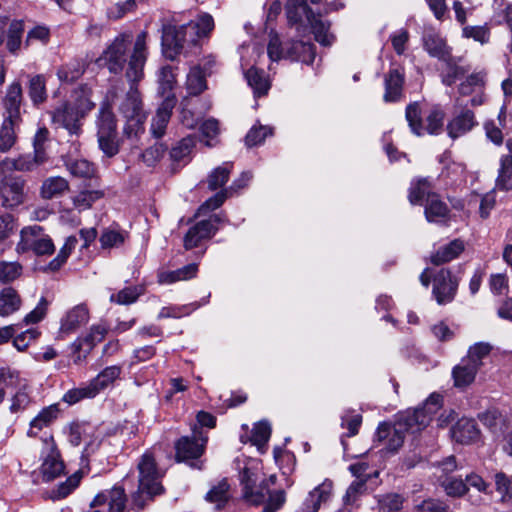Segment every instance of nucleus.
<instances>
[{
	"mask_svg": "<svg viewBox=\"0 0 512 512\" xmlns=\"http://www.w3.org/2000/svg\"><path fill=\"white\" fill-rule=\"evenodd\" d=\"M146 37L147 33L145 31L138 34L131 49V35L120 34L97 59L98 65L107 67L109 72L113 74H119L123 71L129 54L126 77L131 83L140 81L143 77V68L147 58Z\"/></svg>",
	"mask_w": 512,
	"mask_h": 512,
	"instance_id": "f257e3e1",
	"label": "nucleus"
},
{
	"mask_svg": "<svg viewBox=\"0 0 512 512\" xmlns=\"http://www.w3.org/2000/svg\"><path fill=\"white\" fill-rule=\"evenodd\" d=\"M95 104L86 91L76 92L72 101L65 102L51 112L56 128L64 129L71 138H79L83 121Z\"/></svg>",
	"mask_w": 512,
	"mask_h": 512,
	"instance_id": "f03ea898",
	"label": "nucleus"
},
{
	"mask_svg": "<svg viewBox=\"0 0 512 512\" xmlns=\"http://www.w3.org/2000/svg\"><path fill=\"white\" fill-rule=\"evenodd\" d=\"M137 469L138 489L132 494V502L138 509H143L148 501L164 492L161 484L163 474L158 469L150 451L141 456Z\"/></svg>",
	"mask_w": 512,
	"mask_h": 512,
	"instance_id": "7ed1b4c3",
	"label": "nucleus"
},
{
	"mask_svg": "<svg viewBox=\"0 0 512 512\" xmlns=\"http://www.w3.org/2000/svg\"><path fill=\"white\" fill-rule=\"evenodd\" d=\"M287 18L291 25H296L298 33H305L309 27L315 36V40L321 45L330 46L333 43L334 36L329 33V23L323 22L315 16L302 0L288 2Z\"/></svg>",
	"mask_w": 512,
	"mask_h": 512,
	"instance_id": "20e7f679",
	"label": "nucleus"
},
{
	"mask_svg": "<svg viewBox=\"0 0 512 512\" xmlns=\"http://www.w3.org/2000/svg\"><path fill=\"white\" fill-rule=\"evenodd\" d=\"M191 31L186 24L180 26L162 24L161 44L167 58L174 60L180 54L188 56L198 53L200 45Z\"/></svg>",
	"mask_w": 512,
	"mask_h": 512,
	"instance_id": "39448f33",
	"label": "nucleus"
},
{
	"mask_svg": "<svg viewBox=\"0 0 512 512\" xmlns=\"http://www.w3.org/2000/svg\"><path fill=\"white\" fill-rule=\"evenodd\" d=\"M267 55L272 63L281 59H290L311 64L315 59V47L309 42L292 41L284 48L278 34L271 32L267 45Z\"/></svg>",
	"mask_w": 512,
	"mask_h": 512,
	"instance_id": "423d86ee",
	"label": "nucleus"
},
{
	"mask_svg": "<svg viewBox=\"0 0 512 512\" xmlns=\"http://www.w3.org/2000/svg\"><path fill=\"white\" fill-rule=\"evenodd\" d=\"M118 111L125 118L123 134L129 139L138 138L144 133L146 113L137 89L132 85L118 105Z\"/></svg>",
	"mask_w": 512,
	"mask_h": 512,
	"instance_id": "0eeeda50",
	"label": "nucleus"
},
{
	"mask_svg": "<svg viewBox=\"0 0 512 512\" xmlns=\"http://www.w3.org/2000/svg\"><path fill=\"white\" fill-rule=\"evenodd\" d=\"M239 52L242 69L250 66L252 62L253 64H257L259 58L264 54L263 47L256 43L242 45ZM245 78L249 86L253 89L255 95L261 96L268 92L270 88L268 79L264 76L263 71H259L254 67V65L246 70Z\"/></svg>",
	"mask_w": 512,
	"mask_h": 512,
	"instance_id": "6e6552de",
	"label": "nucleus"
},
{
	"mask_svg": "<svg viewBox=\"0 0 512 512\" xmlns=\"http://www.w3.org/2000/svg\"><path fill=\"white\" fill-rule=\"evenodd\" d=\"M99 148L108 157L119 151L117 121L109 103H103L96 120Z\"/></svg>",
	"mask_w": 512,
	"mask_h": 512,
	"instance_id": "1a4fd4ad",
	"label": "nucleus"
},
{
	"mask_svg": "<svg viewBox=\"0 0 512 512\" xmlns=\"http://www.w3.org/2000/svg\"><path fill=\"white\" fill-rule=\"evenodd\" d=\"M29 250H32L37 255L51 254L54 251V244L51 238L38 225L29 226L21 230L17 251L26 252Z\"/></svg>",
	"mask_w": 512,
	"mask_h": 512,
	"instance_id": "9d476101",
	"label": "nucleus"
},
{
	"mask_svg": "<svg viewBox=\"0 0 512 512\" xmlns=\"http://www.w3.org/2000/svg\"><path fill=\"white\" fill-rule=\"evenodd\" d=\"M1 103L3 107V120L21 124L24 97L22 85L19 81H13L7 86Z\"/></svg>",
	"mask_w": 512,
	"mask_h": 512,
	"instance_id": "9b49d317",
	"label": "nucleus"
},
{
	"mask_svg": "<svg viewBox=\"0 0 512 512\" xmlns=\"http://www.w3.org/2000/svg\"><path fill=\"white\" fill-rule=\"evenodd\" d=\"M207 441L208 436L195 426L192 438L186 436L177 441L175 445L177 460L184 461L200 457L204 453Z\"/></svg>",
	"mask_w": 512,
	"mask_h": 512,
	"instance_id": "f8f14e48",
	"label": "nucleus"
},
{
	"mask_svg": "<svg viewBox=\"0 0 512 512\" xmlns=\"http://www.w3.org/2000/svg\"><path fill=\"white\" fill-rule=\"evenodd\" d=\"M258 473L254 472L250 468H244L240 472V483L243 487L244 499L254 505L261 504L265 501L268 490V483L262 482L257 484Z\"/></svg>",
	"mask_w": 512,
	"mask_h": 512,
	"instance_id": "ddd939ff",
	"label": "nucleus"
},
{
	"mask_svg": "<svg viewBox=\"0 0 512 512\" xmlns=\"http://www.w3.org/2000/svg\"><path fill=\"white\" fill-rule=\"evenodd\" d=\"M0 197L5 207L13 208L23 203L25 180L15 175L3 177L0 181Z\"/></svg>",
	"mask_w": 512,
	"mask_h": 512,
	"instance_id": "4468645a",
	"label": "nucleus"
},
{
	"mask_svg": "<svg viewBox=\"0 0 512 512\" xmlns=\"http://www.w3.org/2000/svg\"><path fill=\"white\" fill-rule=\"evenodd\" d=\"M107 333V328L102 324L93 325L89 333L83 338H77L73 344V361L80 364L85 360L92 348L101 342Z\"/></svg>",
	"mask_w": 512,
	"mask_h": 512,
	"instance_id": "2eb2a0df",
	"label": "nucleus"
},
{
	"mask_svg": "<svg viewBox=\"0 0 512 512\" xmlns=\"http://www.w3.org/2000/svg\"><path fill=\"white\" fill-rule=\"evenodd\" d=\"M458 280L447 269H441L433 279V295L439 305L451 302L457 292Z\"/></svg>",
	"mask_w": 512,
	"mask_h": 512,
	"instance_id": "dca6fc26",
	"label": "nucleus"
},
{
	"mask_svg": "<svg viewBox=\"0 0 512 512\" xmlns=\"http://www.w3.org/2000/svg\"><path fill=\"white\" fill-rule=\"evenodd\" d=\"M220 219L217 215L212 216L208 220H202L192 226L184 237V247L189 250L197 247L202 240L210 238L215 230L214 222H219Z\"/></svg>",
	"mask_w": 512,
	"mask_h": 512,
	"instance_id": "f3484780",
	"label": "nucleus"
},
{
	"mask_svg": "<svg viewBox=\"0 0 512 512\" xmlns=\"http://www.w3.org/2000/svg\"><path fill=\"white\" fill-rule=\"evenodd\" d=\"M402 424L390 425L382 423L378 426L376 439L383 443L384 447L391 452L397 451L404 442L405 432L402 430Z\"/></svg>",
	"mask_w": 512,
	"mask_h": 512,
	"instance_id": "a211bd4d",
	"label": "nucleus"
},
{
	"mask_svg": "<svg viewBox=\"0 0 512 512\" xmlns=\"http://www.w3.org/2000/svg\"><path fill=\"white\" fill-rule=\"evenodd\" d=\"M333 483L330 480H324L321 484L309 492L302 506L297 512H317L322 503H325L331 497Z\"/></svg>",
	"mask_w": 512,
	"mask_h": 512,
	"instance_id": "6ab92c4d",
	"label": "nucleus"
},
{
	"mask_svg": "<svg viewBox=\"0 0 512 512\" xmlns=\"http://www.w3.org/2000/svg\"><path fill=\"white\" fill-rule=\"evenodd\" d=\"M431 420L430 415L425 412V409L417 408L401 414L395 423L402 424V430L405 433L414 434L424 429Z\"/></svg>",
	"mask_w": 512,
	"mask_h": 512,
	"instance_id": "aec40b11",
	"label": "nucleus"
},
{
	"mask_svg": "<svg viewBox=\"0 0 512 512\" xmlns=\"http://www.w3.org/2000/svg\"><path fill=\"white\" fill-rule=\"evenodd\" d=\"M89 313L84 305H77L69 310L61 320L60 334L70 335L88 322Z\"/></svg>",
	"mask_w": 512,
	"mask_h": 512,
	"instance_id": "412c9836",
	"label": "nucleus"
},
{
	"mask_svg": "<svg viewBox=\"0 0 512 512\" xmlns=\"http://www.w3.org/2000/svg\"><path fill=\"white\" fill-rule=\"evenodd\" d=\"M474 113L471 110H463L455 115L447 124V133L450 138L457 139L476 126Z\"/></svg>",
	"mask_w": 512,
	"mask_h": 512,
	"instance_id": "4be33fe9",
	"label": "nucleus"
},
{
	"mask_svg": "<svg viewBox=\"0 0 512 512\" xmlns=\"http://www.w3.org/2000/svg\"><path fill=\"white\" fill-rule=\"evenodd\" d=\"M45 443L51 453L47 455L41 465V473L44 481H52L64 472V464L59 458V454L55 451L52 437L45 440Z\"/></svg>",
	"mask_w": 512,
	"mask_h": 512,
	"instance_id": "5701e85b",
	"label": "nucleus"
},
{
	"mask_svg": "<svg viewBox=\"0 0 512 512\" xmlns=\"http://www.w3.org/2000/svg\"><path fill=\"white\" fill-rule=\"evenodd\" d=\"M452 438L462 444H469L479 436V430L473 419L462 418L451 429Z\"/></svg>",
	"mask_w": 512,
	"mask_h": 512,
	"instance_id": "b1692460",
	"label": "nucleus"
},
{
	"mask_svg": "<svg viewBox=\"0 0 512 512\" xmlns=\"http://www.w3.org/2000/svg\"><path fill=\"white\" fill-rule=\"evenodd\" d=\"M173 108L174 100L170 98H166L158 107L155 116L152 118L150 128L151 133L154 137L160 138L164 135Z\"/></svg>",
	"mask_w": 512,
	"mask_h": 512,
	"instance_id": "393cba45",
	"label": "nucleus"
},
{
	"mask_svg": "<svg viewBox=\"0 0 512 512\" xmlns=\"http://www.w3.org/2000/svg\"><path fill=\"white\" fill-rule=\"evenodd\" d=\"M45 160L38 159V155L33 152L31 154H22L18 157L11 158L6 157L2 160L3 167L9 171H20V172H28L32 171L38 166L44 164Z\"/></svg>",
	"mask_w": 512,
	"mask_h": 512,
	"instance_id": "a878e982",
	"label": "nucleus"
},
{
	"mask_svg": "<svg viewBox=\"0 0 512 512\" xmlns=\"http://www.w3.org/2000/svg\"><path fill=\"white\" fill-rule=\"evenodd\" d=\"M69 190V183L64 177L52 176L45 179L40 188L43 199H54L63 196Z\"/></svg>",
	"mask_w": 512,
	"mask_h": 512,
	"instance_id": "bb28decb",
	"label": "nucleus"
},
{
	"mask_svg": "<svg viewBox=\"0 0 512 512\" xmlns=\"http://www.w3.org/2000/svg\"><path fill=\"white\" fill-rule=\"evenodd\" d=\"M47 79L43 74L29 76L28 79V95L35 107L43 104L48 97L46 88Z\"/></svg>",
	"mask_w": 512,
	"mask_h": 512,
	"instance_id": "cd10ccee",
	"label": "nucleus"
},
{
	"mask_svg": "<svg viewBox=\"0 0 512 512\" xmlns=\"http://www.w3.org/2000/svg\"><path fill=\"white\" fill-rule=\"evenodd\" d=\"M479 368L477 364H472L466 359L453 368L452 376L454 379V385L459 388H464L470 385L478 372Z\"/></svg>",
	"mask_w": 512,
	"mask_h": 512,
	"instance_id": "c85d7f7f",
	"label": "nucleus"
},
{
	"mask_svg": "<svg viewBox=\"0 0 512 512\" xmlns=\"http://www.w3.org/2000/svg\"><path fill=\"white\" fill-rule=\"evenodd\" d=\"M424 48L430 56L440 61L448 60L451 56L450 49L445 40L435 33H427L423 38Z\"/></svg>",
	"mask_w": 512,
	"mask_h": 512,
	"instance_id": "c756f323",
	"label": "nucleus"
},
{
	"mask_svg": "<svg viewBox=\"0 0 512 512\" xmlns=\"http://www.w3.org/2000/svg\"><path fill=\"white\" fill-rule=\"evenodd\" d=\"M197 264L191 263L174 271H159L157 279L159 284H173L178 281L192 279L196 276Z\"/></svg>",
	"mask_w": 512,
	"mask_h": 512,
	"instance_id": "7c9ffc66",
	"label": "nucleus"
},
{
	"mask_svg": "<svg viewBox=\"0 0 512 512\" xmlns=\"http://www.w3.org/2000/svg\"><path fill=\"white\" fill-rule=\"evenodd\" d=\"M464 250V243L461 240H453L447 245L440 247L431 255V262L435 265L444 264L457 258Z\"/></svg>",
	"mask_w": 512,
	"mask_h": 512,
	"instance_id": "2f4dec72",
	"label": "nucleus"
},
{
	"mask_svg": "<svg viewBox=\"0 0 512 512\" xmlns=\"http://www.w3.org/2000/svg\"><path fill=\"white\" fill-rule=\"evenodd\" d=\"M404 77L398 69H392L385 78V94L384 100L386 102L397 101L402 92Z\"/></svg>",
	"mask_w": 512,
	"mask_h": 512,
	"instance_id": "473e14b6",
	"label": "nucleus"
},
{
	"mask_svg": "<svg viewBox=\"0 0 512 512\" xmlns=\"http://www.w3.org/2000/svg\"><path fill=\"white\" fill-rule=\"evenodd\" d=\"M22 301L18 292L11 288L6 287L0 291V316L7 317L21 307Z\"/></svg>",
	"mask_w": 512,
	"mask_h": 512,
	"instance_id": "72a5a7b5",
	"label": "nucleus"
},
{
	"mask_svg": "<svg viewBox=\"0 0 512 512\" xmlns=\"http://www.w3.org/2000/svg\"><path fill=\"white\" fill-rule=\"evenodd\" d=\"M448 215V207L437 194L428 195L425 204V216L428 222H441Z\"/></svg>",
	"mask_w": 512,
	"mask_h": 512,
	"instance_id": "f704fd0d",
	"label": "nucleus"
},
{
	"mask_svg": "<svg viewBox=\"0 0 512 512\" xmlns=\"http://www.w3.org/2000/svg\"><path fill=\"white\" fill-rule=\"evenodd\" d=\"M84 73V64L79 59H73L60 66L57 70V77L61 83L70 84L78 80Z\"/></svg>",
	"mask_w": 512,
	"mask_h": 512,
	"instance_id": "c9c22d12",
	"label": "nucleus"
},
{
	"mask_svg": "<svg viewBox=\"0 0 512 512\" xmlns=\"http://www.w3.org/2000/svg\"><path fill=\"white\" fill-rule=\"evenodd\" d=\"M19 123L3 120L0 126V153L9 152L17 143Z\"/></svg>",
	"mask_w": 512,
	"mask_h": 512,
	"instance_id": "e433bc0d",
	"label": "nucleus"
},
{
	"mask_svg": "<svg viewBox=\"0 0 512 512\" xmlns=\"http://www.w3.org/2000/svg\"><path fill=\"white\" fill-rule=\"evenodd\" d=\"M16 384L24 385L20 372L11 367H0V404L5 399L6 390L14 388Z\"/></svg>",
	"mask_w": 512,
	"mask_h": 512,
	"instance_id": "4c0bfd02",
	"label": "nucleus"
},
{
	"mask_svg": "<svg viewBox=\"0 0 512 512\" xmlns=\"http://www.w3.org/2000/svg\"><path fill=\"white\" fill-rule=\"evenodd\" d=\"M121 374L120 366H109L101 371L94 379L90 381L96 395L112 384Z\"/></svg>",
	"mask_w": 512,
	"mask_h": 512,
	"instance_id": "58836bf2",
	"label": "nucleus"
},
{
	"mask_svg": "<svg viewBox=\"0 0 512 512\" xmlns=\"http://www.w3.org/2000/svg\"><path fill=\"white\" fill-rule=\"evenodd\" d=\"M191 33L197 37L198 42L201 38L207 37L214 29V19L208 13H201L196 20L186 24Z\"/></svg>",
	"mask_w": 512,
	"mask_h": 512,
	"instance_id": "ea45409f",
	"label": "nucleus"
},
{
	"mask_svg": "<svg viewBox=\"0 0 512 512\" xmlns=\"http://www.w3.org/2000/svg\"><path fill=\"white\" fill-rule=\"evenodd\" d=\"M496 187L502 191L512 190V157L501 156Z\"/></svg>",
	"mask_w": 512,
	"mask_h": 512,
	"instance_id": "a19ab883",
	"label": "nucleus"
},
{
	"mask_svg": "<svg viewBox=\"0 0 512 512\" xmlns=\"http://www.w3.org/2000/svg\"><path fill=\"white\" fill-rule=\"evenodd\" d=\"M186 88L188 93L194 96L199 95L207 88L205 73L199 66L190 69L187 75Z\"/></svg>",
	"mask_w": 512,
	"mask_h": 512,
	"instance_id": "79ce46f5",
	"label": "nucleus"
},
{
	"mask_svg": "<svg viewBox=\"0 0 512 512\" xmlns=\"http://www.w3.org/2000/svg\"><path fill=\"white\" fill-rule=\"evenodd\" d=\"M16 392L11 398L10 411L17 413L28 407L31 402L28 381L24 378V385L16 384Z\"/></svg>",
	"mask_w": 512,
	"mask_h": 512,
	"instance_id": "37998d69",
	"label": "nucleus"
},
{
	"mask_svg": "<svg viewBox=\"0 0 512 512\" xmlns=\"http://www.w3.org/2000/svg\"><path fill=\"white\" fill-rule=\"evenodd\" d=\"M58 409L52 405L44 408L30 423V429L28 431L29 436H35L37 431L43 427L48 426L56 417Z\"/></svg>",
	"mask_w": 512,
	"mask_h": 512,
	"instance_id": "c03bdc74",
	"label": "nucleus"
},
{
	"mask_svg": "<svg viewBox=\"0 0 512 512\" xmlns=\"http://www.w3.org/2000/svg\"><path fill=\"white\" fill-rule=\"evenodd\" d=\"M23 32L24 25L21 21L10 23L7 32L6 48L11 54L16 55L20 50Z\"/></svg>",
	"mask_w": 512,
	"mask_h": 512,
	"instance_id": "a18cd8bd",
	"label": "nucleus"
},
{
	"mask_svg": "<svg viewBox=\"0 0 512 512\" xmlns=\"http://www.w3.org/2000/svg\"><path fill=\"white\" fill-rule=\"evenodd\" d=\"M445 63V70L442 73V82L447 86H451L457 79L463 76L467 70L459 66V61L449 56L448 60H443Z\"/></svg>",
	"mask_w": 512,
	"mask_h": 512,
	"instance_id": "49530a36",
	"label": "nucleus"
},
{
	"mask_svg": "<svg viewBox=\"0 0 512 512\" xmlns=\"http://www.w3.org/2000/svg\"><path fill=\"white\" fill-rule=\"evenodd\" d=\"M127 237V233L124 231L107 228L104 229L99 241L103 249H111L120 247Z\"/></svg>",
	"mask_w": 512,
	"mask_h": 512,
	"instance_id": "de8ad7c7",
	"label": "nucleus"
},
{
	"mask_svg": "<svg viewBox=\"0 0 512 512\" xmlns=\"http://www.w3.org/2000/svg\"><path fill=\"white\" fill-rule=\"evenodd\" d=\"M494 481L501 503L512 505V481L503 472L496 473Z\"/></svg>",
	"mask_w": 512,
	"mask_h": 512,
	"instance_id": "09e8293b",
	"label": "nucleus"
},
{
	"mask_svg": "<svg viewBox=\"0 0 512 512\" xmlns=\"http://www.w3.org/2000/svg\"><path fill=\"white\" fill-rule=\"evenodd\" d=\"M229 484L223 479L217 485L213 486L206 494V500L216 503L218 509L222 508L229 499Z\"/></svg>",
	"mask_w": 512,
	"mask_h": 512,
	"instance_id": "8fccbe9b",
	"label": "nucleus"
},
{
	"mask_svg": "<svg viewBox=\"0 0 512 512\" xmlns=\"http://www.w3.org/2000/svg\"><path fill=\"white\" fill-rule=\"evenodd\" d=\"M143 293V286L126 287L120 290L117 294H112L110 296V301L119 305H129L134 303Z\"/></svg>",
	"mask_w": 512,
	"mask_h": 512,
	"instance_id": "3c124183",
	"label": "nucleus"
},
{
	"mask_svg": "<svg viewBox=\"0 0 512 512\" xmlns=\"http://www.w3.org/2000/svg\"><path fill=\"white\" fill-rule=\"evenodd\" d=\"M406 120L409 127L417 136H421L424 133V126L422 125L421 109L418 103L409 104L406 108Z\"/></svg>",
	"mask_w": 512,
	"mask_h": 512,
	"instance_id": "603ef678",
	"label": "nucleus"
},
{
	"mask_svg": "<svg viewBox=\"0 0 512 512\" xmlns=\"http://www.w3.org/2000/svg\"><path fill=\"white\" fill-rule=\"evenodd\" d=\"M232 164L224 163L215 168L208 176V188L212 191L222 187L229 179Z\"/></svg>",
	"mask_w": 512,
	"mask_h": 512,
	"instance_id": "864d4df0",
	"label": "nucleus"
},
{
	"mask_svg": "<svg viewBox=\"0 0 512 512\" xmlns=\"http://www.w3.org/2000/svg\"><path fill=\"white\" fill-rule=\"evenodd\" d=\"M434 193L430 192V183L427 179H418L411 183L410 191H409V201L411 204H420L421 201L428 195H433Z\"/></svg>",
	"mask_w": 512,
	"mask_h": 512,
	"instance_id": "5fc2aeb1",
	"label": "nucleus"
},
{
	"mask_svg": "<svg viewBox=\"0 0 512 512\" xmlns=\"http://www.w3.org/2000/svg\"><path fill=\"white\" fill-rule=\"evenodd\" d=\"M482 423L490 429V431L497 435L504 433V427H506V420L497 411H487L480 417Z\"/></svg>",
	"mask_w": 512,
	"mask_h": 512,
	"instance_id": "6e6d98bb",
	"label": "nucleus"
},
{
	"mask_svg": "<svg viewBox=\"0 0 512 512\" xmlns=\"http://www.w3.org/2000/svg\"><path fill=\"white\" fill-rule=\"evenodd\" d=\"M96 396L95 390L91 386L90 382L87 384L68 390L64 396L63 401L72 405L79 402L82 399L94 398Z\"/></svg>",
	"mask_w": 512,
	"mask_h": 512,
	"instance_id": "4d7b16f0",
	"label": "nucleus"
},
{
	"mask_svg": "<svg viewBox=\"0 0 512 512\" xmlns=\"http://www.w3.org/2000/svg\"><path fill=\"white\" fill-rule=\"evenodd\" d=\"M77 242L78 240L75 236H69L57 257L49 263L48 268L52 271L58 270L66 262L71 251L76 247Z\"/></svg>",
	"mask_w": 512,
	"mask_h": 512,
	"instance_id": "13d9d810",
	"label": "nucleus"
},
{
	"mask_svg": "<svg viewBox=\"0 0 512 512\" xmlns=\"http://www.w3.org/2000/svg\"><path fill=\"white\" fill-rule=\"evenodd\" d=\"M70 173L80 178H92L95 175V166L86 159H77L67 165Z\"/></svg>",
	"mask_w": 512,
	"mask_h": 512,
	"instance_id": "bf43d9fd",
	"label": "nucleus"
},
{
	"mask_svg": "<svg viewBox=\"0 0 512 512\" xmlns=\"http://www.w3.org/2000/svg\"><path fill=\"white\" fill-rule=\"evenodd\" d=\"M271 435V426L266 421H260L254 425L251 442L261 449L266 445Z\"/></svg>",
	"mask_w": 512,
	"mask_h": 512,
	"instance_id": "052dcab7",
	"label": "nucleus"
},
{
	"mask_svg": "<svg viewBox=\"0 0 512 512\" xmlns=\"http://www.w3.org/2000/svg\"><path fill=\"white\" fill-rule=\"evenodd\" d=\"M49 130L46 127L39 128L33 138V152L38 159L47 161L46 146L49 141Z\"/></svg>",
	"mask_w": 512,
	"mask_h": 512,
	"instance_id": "680f3d73",
	"label": "nucleus"
},
{
	"mask_svg": "<svg viewBox=\"0 0 512 512\" xmlns=\"http://www.w3.org/2000/svg\"><path fill=\"white\" fill-rule=\"evenodd\" d=\"M92 427L85 423H72L69 426L68 441L73 446H79L90 434Z\"/></svg>",
	"mask_w": 512,
	"mask_h": 512,
	"instance_id": "e2e57ef3",
	"label": "nucleus"
},
{
	"mask_svg": "<svg viewBox=\"0 0 512 512\" xmlns=\"http://www.w3.org/2000/svg\"><path fill=\"white\" fill-rule=\"evenodd\" d=\"M444 112L439 108H433L426 118L424 131L429 134H438L443 129Z\"/></svg>",
	"mask_w": 512,
	"mask_h": 512,
	"instance_id": "0e129e2a",
	"label": "nucleus"
},
{
	"mask_svg": "<svg viewBox=\"0 0 512 512\" xmlns=\"http://www.w3.org/2000/svg\"><path fill=\"white\" fill-rule=\"evenodd\" d=\"M103 193L100 191H82L73 198L74 206L79 210H85L91 207V205L100 199Z\"/></svg>",
	"mask_w": 512,
	"mask_h": 512,
	"instance_id": "69168bd1",
	"label": "nucleus"
},
{
	"mask_svg": "<svg viewBox=\"0 0 512 512\" xmlns=\"http://www.w3.org/2000/svg\"><path fill=\"white\" fill-rule=\"evenodd\" d=\"M484 86V74L473 73L466 78L459 86L461 95H469Z\"/></svg>",
	"mask_w": 512,
	"mask_h": 512,
	"instance_id": "338daca9",
	"label": "nucleus"
},
{
	"mask_svg": "<svg viewBox=\"0 0 512 512\" xmlns=\"http://www.w3.org/2000/svg\"><path fill=\"white\" fill-rule=\"evenodd\" d=\"M22 272V266L17 262H0V281L11 282L17 279Z\"/></svg>",
	"mask_w": 512,
	"mask_h": 512,
	"instance_id": "774afa93",
	"label": "nucleus"
}]
</instances>
